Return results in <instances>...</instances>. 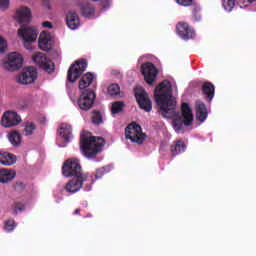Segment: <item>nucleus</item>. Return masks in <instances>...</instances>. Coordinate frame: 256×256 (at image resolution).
I'll list each match as a JSON object with an SVG mask.
<instances>
[{
	"mask_svg": "<svg viewBox=\"0 0 256 256\" xmlns=\"http://www.w3.org/2000/svg\"><path fill=\"white\" fill-rule=\"evenodd\" d=\"M105 173V169L101 168L96 171V179H99L101 177V174Z\"/></svg>",
	"mask_w": 256,
	"mask_h": 256,
	"instance_id": "ea45409f",
	"label": "nucleus"
},
{
	"mask_svg": "<svg viewBox=\"0 0 256 256\" xmlns=\"http://www.w3.org/2000/svg\"><path fill=\"white\" fill-rule=\"evenodd\" d=\"M141 73L144 76V79L146 83H148V85H153V81L157 79V68L151 62L142 64Z\"/></svg>",
	"mask_w": 256,
	"mask_h": 256,
	"instance_id": "4468645a",
	"label": "nucleus"
},
{
	"mask_svg": "<svg viewBox=\"0 0 256 256\" xmlns=\"http://www.w3.org/2000/svg\"><path fill=\"white\" fill-rule=\"evenodd\" d=\"M126 139H130L132 143H137V145L143 144L146 139L145 133L141 130V126L132 123L129 124L125 130Z\"/></svg>",
	"mask_w": 256,
	"mask_h": 256,
	"instance_id": "39448f33",
	"label": "nucleus"
},
{
	"mask_svg": "<svg viewBox=\"0 0 256 256\" xmlns=\"http://www.w3.org/2000/svg\"><path fill=\"white\" fill-rule=\"evenodd\" d=\"M37 131V125L33 122H25L24 123V135L26 137H31Z\"/></svg>",
	"mask_w": 256,
	"mask_h": 256,
	"instance_id": "a878e982",
	"label": "nucleus"
},
{
	"mask_svg": "<svg viewBox=\"0 0 256 256\" xmlns=\"http://www.w3.org/2000/svg\"><path fill=\"white\" fill-rule=\"evenodd\" d=\"M176 3L182 7H189L193 3V0H176Z\"/></svg>",
	"mask_w": 256,
	"mask_h": 256,
	"instance_id": "c9c22d12",
	"label": "nucleus"
},
{
	"mask_svg": "<svg viewBox=\"0 0 256 256\" xmlns=\"http://www.w3.org/2000/svg\"><path fill=\"white\" fill-rule=\"evenodd\" d=\"M108 93L112 96L115 97L116 95H119L121 93V88L119 87L118 84H111L108 87Z\"/></svg>",
	"mask_w": 256,
	"mask_h": 256,
	"instance_id": "c85d7f7f",
	"label": "nucleus"
},
{
	"mask_svg": "<svg viewBox=\"0 0 256 256\" xmlns=\"http://www.w3.org/2000/svg\"><path fill=\"white\" fill-rule=\"evenodd\" d=\"M15 227H17V224L15 223V220H8V221L5 222L4 229L8 233L13 231V229H15Z\"/></svg>",
	"mask_w": 256,
	"mask_h": 256,
	"instance_id": "473e14b6",
	"label": "nucleus"
},
{
	"mask_svg": "<svg viewBox=\"0 0 256 256\" xmlns=\"http://www.w3.org/2000/svg\"><path fill=\"white\" fill-rule=\"evenodd\" d=\"M21 123V116L17 112L6 111L2 115L1 125L2 127H17Z\"/></svg>",
	"mask_w": 256,
	"mask_h": 256,
	"instance_id": "2eb2a0df",
	"label": "nucleus"
},
{
	"mask_svg": "<svg viewBox=\"0 0 256 256\" xmlns=\"http://www.w3.org/2000/svg\"><path fill=\"white\" fill-rule=\"evenodd\" d=\"M32 18L33 16L31 13V8L27 6H21L18 9H16L14 19H16L18 23H29Z\"/></svg>",
	"mask_w": 256,
	"mask_h": 256,
	"instance_id": "dca6fc26",
	"label": "nucleus"
},
{
	"mask_svg": "<svg viewBox=\"0 0 256 256\" xmlns=\"http://www.w3.org/2000/svg\"><path fill=\"white\" fill-rule=\"evenodd\" d=\"M94 14H95V9L90 5H87L82 8V15L84 17H93Z\"/></svg>",
	"mask_w": 256,
	"mask_h": 256,
	"instance_id": "7c9ffc66",
	"label": "nucleus"
},
{
	"mask_svg": "<svg viewBox=\"0 0 256 256\" xmlns=\"http://www.w3.org/2000/svg\"><path fill=\"white\" fill-rule=\"evenodd\" d=\"M222 7L225 11L231 13V11H233V7H235V0H222Z\"/></svg>",
	"mask_w": 256,
	"mask_h": 256,
	"instance_id": "cd10ccee",
	"label": "nucleus"
},
{
	"mask_svg": "<svg viewBox=\"0 0 256 256\" xmlns=\"http://www.w3.org/2000/svg\"><path fill=\"white\" fill-rule=\"evenodd\" d=\"M39 35V30L35 26H22L18 30V36L23 43H35Z\"/></svg>",
	"mask_w": 256,
	"mask_h": 256,
	"instance_id": "6e6552de",
	"label": "nucleus"
},
{
	"mask_svg": "<svg viewBox=\"0 0 256 256\" xmlns=\"http://www.w3.org/2000/svg\"><path fill=\"white\" fill-rule=\"evenodd\" d=\"M35 79H37V69L33 66L24 68L17 77V81L21 85H31L35 82Z\"/></svg>",
	"mask_w": 256,
	"mask_h": 256,
	"instance_id": "f8f14e48",
	"label": "nucleus"
},
{
	"mask_svg": "<svg viewBox=\"0 0 256 256\" xmlns=\"http://www.w3.org/2000/svg\"><path fill=\"white\" fill-rule=\"evenodd\" d=\"M62 174L64 177H81L84 173H81V164L79 163V160L71 158L64 163Z\"/></svg>",
	"mask_w": 256,
	"mask_h": 256,
	"instance_id": "423d86ee",
	"label": "nucleus"
},
{
	"mask_svg": "<svg viewBox=\"0 0 256 256\" xmlns=\"http://www.w3.org/2000/svg\"><path fill=\"white\" fill-rule=\"evenodd\" d=\"M58 134L64 143H69L73 139V128L67 123H62L59 127Z\"/></svg>",
	"mask_w": 256,
	"mask_h": 256,
	"instance_id": "a211bd4d",
	"label": "nucleus"
},
{
	"mask_svg": "<svg viewBox=\"0 0 256 256\" xmlns=\"http://www.w3.org/2000/svg\"><path fill=\"white\" fill-rule=\"evenodd\" d=\"M38 47L41 51H51L55 47V36L48 31L41 32L38 38Z\"/></svg>",
	"mask_w": 256,
	"mask_h": 256,
	"instance_id": "ddd939ff",
	"label": "nucleus"
},
{
	"mask_svg": "<svg viewBox=\"0 0 256 256\" xmlns=\"http://www.w3.org/2000/svg\"><path fill=\"white\" fill-rule=\"evenodd\" d=\"M154 97L159 107V113L164 119H172V126L176 133H183V125L189 127L193 125V110L189 104L183 103L181 106L182 116L177 110V101L171 93V82L164 80L156 87Z\"/></svg>",
	"mask_w": 256,
	"mask_h": 256,
	"instance_id": "f257e3e1",
	"label": "nucleus"
},
{
	"mask_svg": "<svg viewBox=\"0 0 256 256\" xmlns=\"http://www.w3.org/2000/svg\"><path fill=\"white\" fill-rule=\"evenodd\" d=\"M42 27H45L46 29H53V24L49 21H45L42 23Z\"/></svg>",
	"mask_w": 256,
	"mask_h": 256,
	"instance_id": "58836bf2",
	"label": "nucleus"
},
{
	"mask_svg": "<svg viewBox=\"0 0 256 256\" xmlns=\"http://www.w3.org/2000/svg\"><path fill=\"white\" fill-rule=\"evenodd\" d=\"M5 71H19L23 67V55L19 52H10L2 63Z\"/></svg>",
	"mask_w": 256,
	"mask_h": 256,
	"instance_id": "20e7f679",
	"label": "nucleus"
},
{
	"mask_svg": "<svg viewBox=\"0 0 256 256\" xmlns=\"http://www.w3.org/2000/svg\"><path fill=\"white\" fill-rule=\"evenodd\" d=\"M17 176V172L13 169H0V183H9Z\"/></svg>",
	"mask_w": 256,
	"mask_h": 256,
	"instance_id": "412c9836",
	"label": "nucleus"
},
{
	"mask_svg": "<svg viewBox=\"0 0 256 256\" xmlns=\"http://www.w3.org/2000/svg\"><path fill=\"white\" fill-rule=\"evenodd\" d=\"M202 91L204 95L208 97V99H210V101L211 99H213V97H215V86H213V84H211L210 82H206L203 84Z\"/></svg>",
	"mask_w": 256,
	"mask_h": 256,
	"instance_id": "b1692460",
	"label": "nucleus"
},
{
	"mask_svg": "<svg viewBox=\"0 0 256 256\" xmlns=\"http://www.w3.org/2000/svg\"><path fill=\"white\" fill-rule=\"evenodd\" d=\"M95 97V92H93V90H84L80 95L77 104L82 111H89V109L93 107Z\"/></svg>",
	"mask_w": 256,
	"mask_h": 256,
	"instance_id": "9b49d317",
	"label": "nucleus"
},
{
	"mask_svg": "<svg viewBox=\"0 0 256 256\" xmlns=\"http://www.w3.org/2000/svg\"><path fill=\"white\" fill-rule=\"evenodd\" d=\"M185 149H187V146H185V143L181 140H177L171 146V153L172 155H179V153L185 152Z\"/></svg>",
	"mask_w": 256,
	"mask_h": 256,
	"instance_id": "393cba45",
	"label": "nucleus"
},
{
	"mask_svg": "<svg viewBox=\"0 0 256 256\" xmlns=\"http://www.w3.org/2000/svg\"><path fill=\"white\" fill-rule=\"evenodd\" d=\"M105 147V140L101 137L91 136L89 132H83L81 135L80 148L87 159H93L95 155L101 153Z\"/></svg>",
	"mask_w": 256,
	"mask_h": 256,
	"instance_id": "f03ea898",
	"label": "nucleus"
},
{
	"mask_svg": "<svg viewBox=\"0 0 256 256\" xmlns=\"http://www.w3.org/2000/svg\"><path fill=\"white\" fill-rule=\"evenodd\" d=\"M22 211H25V205H23L22 203H17L15 205L13 214L17 215V213H22Z\"/></svg>",
	"mask_w": 256,
	"mask_h": 256,
	"instance_id": "f704fd0d",
	"label": "nucleus"
},
{
	"mask_svg": "<svg viewBox=\"0 0 256 256\" xmlns=\"http://www.w3.org/2000/svg\"><path fill=\"white\" fill-rule=\"evenodd\" d=\"M93 79L95 77L91 73H86L79 81V89H87L93 83Z\"/></svg>",
	"mask_w": 256,
	"mask_h": 256,
	"instance_id": "5701e85b",
	"label": "nucleus"
},
{
	"mask_svg": "<svg viewBox=\"0 0 256 256\" xmlns=\"http://www.w3.org/2000/svg\"><path fill=\"white\" fill-rule=\"evenodd\" d=\"M176 29L179 37H181V39H184V41H187L189 39H194L195 37V30L189 27V24L185 22H179L176 25Z\"/></svg>",
	"mask_w": 256,
	"mask_h": 256,
	"instance_id": "f3484780",
	"label": "nucleus"
},
{
	"mask_svg": "<svg viewBox=\"0 0 256 256\" xmlns=\"http://www.w3.org/2000/svg\"><path fill=\"white\" fill-rule=\"evenodd\" d=\"M79 213H81V210H80V209H76V210H75V214H76V215H79Z\"/></svg>",
	"mask_w": 256,
	"mask_h": 256,
	"instance_id": "a19ab883",
	"label": "nucleus"
},
{
	"mask_svg": "<svg viewBox=\"0 0 256 256\" xmlns=\"http://www.w3.org/2000/svg\"><path fill=\"white\" fill-rule=\"evenodd\" d=\"M195 111L196 119H198V121H205V119H207L208 112L205 103L199 100L196 101Z\"/></svg>",
	"mask_w": 256,
	"mask_h": 256,
	"instance_id": "aec40b11",
	"label": "nucleus"
},
{
	"mask_svg": "<svg viewBox=\"0 0 256 256\" xmlns=\"http://www.w3.org/2000/svg\"><path fill=\"white\" fill-rule=\"evenodd\" d=\"M123 107H125V104L123 102H114L112 104V113L113 115L117 113H121L123 111Z\"/></svg>",
	"mask_w": 256,
	"mask_h": 256,
	"instance_id": "c756f323",
	"label": "nucleus"
},
{
	"mask_svg": "<svg viewBox=\"0 0 256 256\" xmlns=\"http://www.w3.org/2000/svg\"><path fill=\"white\" fill-rule=\"evenodd\" d=\"M92 1H99V0H92Z\"/></svg>",
	"mask_w": 256,
	"mask_h": 256,
	"instance_id": "c03bdc74",
	"label": "nucleus"
},
{
	"mask_svg": "<svg viewBox=\"0 0 256 256\" xmlns=\"http://www.w3.org/2000/svg\"><path fill=\"white\" fill-rule=\"evenodd\" d=\"M249 4L253 3L254 0H247Z\"/></svg>",
	"mask_w": 256,
	"mask_h": 256,
	"instance_id": "79ce46f5",
	"label": "nucleus"
},
{
	"mask_svg": "<svg viewBox=\"0 0 256 256\" xmlns=\"http://www.w3.org/2000/svg\"><path fill=\"white\" fill-rule=\"evenodd\" d=\"M85 69H87V61H76L75 64H73L68 70V81H70V83H75V81H77L81 75H83Z\"/></svg>",
	"mask_w": 256,
	"mask_h": 256,
	"instance_id": "1a4fd4ad",
	"label": "nucleus"
},
{
	"mask_svg": "<svg viewBox=\"0 0 256 256\" xmlns=\"http://www.w3.org/2000/svg\"><path fill=\"white\" fill-rule=\"evenodd\" d=\"M32 60L36 65H39L41 69H44L47 73H53L55 71V64H53V61L51 59L47 58L45 54L42 52H37L33 55Z\"/></svg>",
	"mask_w": 256,
	"mask_h": 256,
	"instance_id": "9d476101",
	"label": "nucleus"
},
{
	"mask_svg": "<svg viewBox=\"0 0 256 256\" xmlns=\"http://www.w3.org/2000/svg\"><path fill=\"white\" fill-rule=\"evenodd\" d=\"M66 23L69 29L75 30L81 25V20L75 12H69L66 16Z\"/></svg>",
	"mask_w": 256,
	"mask_h": 256,
	"instance_id": "6ab92c4d",
	"label": "nucleus"
},
{
	"mask_svg": "<svg viewBox=\"0 0 256 256\" xmlns=\"http://www.w3.org/2000/svg\"><path fill=\"white\" fill-rule=\"evenodd\" d=\"M193 15L195 21H201V13H199V8L194 9Z\"/></svg>",
	"mask_w": 256,
	"mask_h": 256,
	"instance_id": "4c0bfd02",
	"label": "nucleus"
},
{
	"mask_svg": "<svg viewBox=\"0 0 256 256\" xmlns=\"http://www.w3.org/2000/svg\"><path fill=\"white\" fill-rule=\"evenodd\" d=\"M0 163L1 165L10 167V165H15V163H17V157L11 153L4 152L0 155Z\"/></svg>",
	"mask_w": 256,
	"mask_h": 256,
	"instance_id": "4be33fe9",
	"label": "nucleus"
},
{
	"mask_svg": "<svg viewBox=\"0 0 256 256\" xmlns=\"http://www.w3.org/2000/svg\"><path fill=\"white\" fill-rule=\"evenodd\" d=\"M8 139L14 147L21 145V134L19 132L13 131L8 135Z\"/></svg>",
	"mask_w": 256,
	"mask_h": 256,
	"instance_id": "bb28decb",
	"label": "nucleus"
},
{
	"mask_svg": "<svg viewBox=\"0 0 256 256\" xmlns=\"http://www.w3.org/2000/svg\"><path fill=\"white\" fill-rule=\"evenodd\" d=\"M93 183V176L84 173L81 176H76V178L70 180L66 184V190L68 193H77V191H80L81 187L84 185L85 191H91V185H93Z\"/></svg>",
	"mask_w": 256,
	"mask_h": 256,
	"instance_id": "7ed1b4c3",
	"label": "nucleus"
},
{
	"mask_svg": "<svg viewBox=\"0 0 256 256\" xmlns=\"http://www.w3.org/2000/svg\"><path fill=\"white\" fill-rule=\"evenodd\" d=\"M9 9V0H0V10L5 11Z\"/></svg>",
	"mask_w": 256,
	"mask_h": 256,
	"instance_id": "e433bc0d",
	"label": "nucleus"
},
{
	"mask_svg": "<svg viewBox=\"0 0 256 256\" xmlns=\"http://www.w3.org/2000/svg\"><path fill=\"white\" fill-rule=\"evenodd\" d=\"M92 122L94 123V125H101V123H103V117L101 116V113L93 112Z\"/></svg>",
	"mask_w": 256,
	"mask_h": 256,
	"instance_id": "2f4dec72",
	"label": "nucleus"
},
{
	"mask_svg": "<svg viewBox=\"0 0 256 256\" xmlns=\"http://www.w3.org/2000/svg\"><path fill=\"white\" fill-rule=\"evenodd\" d=\"M7 51V40L0 36V54L5 53Z\"/></svg>",
	"mask_w": 256,
	"mask_h": 256,
	"instance_id": "72a5a7b5",
	"label": "nucleus"
},
{
	"mask_svg": "<svg viewBox=\"0 0 256 256\" xmlns=\"http://www.w3.org/2000/svg\"><path fill=\"white\" fill-rule=\"evenodd\" d=\"M70 99H72V101H75V100L73 99V96H70Z\"/></svg>",
	"mask_w": 256,
	"mask_h": 256,
	"instance_id": "37998d69",
	"label": "nucleus"
},
{
	"mask_svg": "<svg viewBox=\"0 0 256 256\" xmlns=\"http://www.w3.org/2000/svg\"><path fill=\"white\" fill-rule=\"evenodd\" d=\"M135 97L140 109H143L147 113L153 109V103L151 102V99H149V94H147L143 87L135 88Z\"/></svg>",
	"mask_w": 256,
	"mask_h": 256,
	"instance_id": "0eeeda50",
	"label": "nucleus"
}]
</instances>
